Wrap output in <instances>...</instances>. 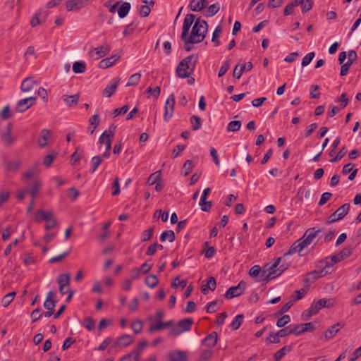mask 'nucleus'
Here are the masks:
<instances>
[{"mask_svg": "<svg viewBox=\"0 0 361 361\" xmlns=\"http://www.w3.org/2000/svg\"><path fill=\"white\" fill-rule=\"evenodd\" d=\"M53 218L54 217L51 212H45L42 209H40L36 214L35 221L37 222H39L42 219H44L47 221Z\"/></svg>", "mask_w": 361, "mask_h": 361, "instance_id": "2f4dec72", "label": "nucleus"}, {"mask_svg": "<svg viewBox=\"0 0 361 361\" xmlns=\"http://www.w3.org/2000/svg\"><path fill=\"white\" fill-rule=\"evenodd\" d=\"M208 31V24L204 20L198 18L196 19L192 28L190 35L188 36L189 42L200 43L204 40Z\"/></svg>", "mask_w": 361, "mask_h": 361, "instance_id": "f03ea898", "label": "nucleus"}, {"mask_svg": "<svg viewBox=\"0 0 361 361\" xmlns=\"http://www.w3.org/2000/svg\"><path fill=\"white\" fill-rule=\"evenodd\" d=\"M321 231V229L315 230L314 228H308L305 231L303 236L299 240H296L291 245L289 250L283 255V257L293 255L295 252L300 253L303 249L309 246L313 242L314 239Z\"/></svg>", "mask_w": 361, "mask_h": 361, "instance_id": "f257e3e1", "label": "nucleus"}, {"mask_svg": "<svg viewBox=\"0 0 361 361\" xmlns=\"http://www.w3.org/2000/svg\"><path fill=\"white\" fill-rule=\"evenodd\" d=\"M169 361H188V353L180 350H175L168 354Z\"/></svg>", "mask_w": 361, "mask_h": 361, "instance_id": "a211bd4d", "label": "nucleus"}, {"mask_svg": "<svg viewBox=\"0 0 361 361\" xmlns=\"http://www.w3.org/2000/svg\"><path fill=\"white\" fill-rule=\"evenodd\" d=\"M140 357L137 356V353L132 351L130 353L123 356L121 361H138Z\"/></svg>", "mask_w": 361, "mask_h": 361, "instance_id": "4d7b16f0", "label": "nucleus"}, {"mask_svg": "<svg viewBox=\"0 0 361 361\" xmlns=\"http://www.w3.org/2000/svg\"><path fill=\"white\" fill-rule=\"evenodd\" d=\"M36 81L33 77H27L25 78L20 85V90L23 92H30L36 85Z\"/></svg>", "mask_w": 361, "mask_h": 361, "instance_id": "412c9836", "label": "nucleus"}, {"mask_svg": "<svg viewBox=\"0 0 361 361\" xmlns=\"http://www.w3.org/2000/svg\"><path fill=\"white\" fill-rule=\"evenodd\" d=\"M145 282L148 287L154 288L158 285L159 280L156 275L152 274L146 277Z\"/></svg>", "mask_w": 361, "mask_h": 361, "instance_id": "e433bc0d", "label": "nucleus"}, {"mask_svg": "<svg viewBox=\"0 0 361 361\" xmlns=\"http://www.w3.org/2000/svg\"><path fill=\"white\" fill-rule=\"evenodd\" d=\"M213 355V352L211 350H205L202 351L201 355L197 361H209Z\"/></svg>", "mask_w": 361, "mask_h": 361, "instance_id": "6e6d98bb", "label": "nucleus"}, {"mask_svg": "<svg viewBox=\"0 0 361 361\" xmlns=\"http://www.w3.org/2000/svg\"><path fill=\"white\" fill-rule=\"evenodd\" d=\"M351 254L352 249L350 247H345L343 249L338 255L331 256V260L333 261V263H338L350 257Z\"/></svg>", "mask_w": 361, "mask_h": 361, "instance_id": "4be33fe9", "label": "nucleus"}, {"mask_svg": "<svg viewBox=\"0 0 361 361\" xmlns=\"http://www.w3.org/2000/svg\"><path fill=\"white\" fill-rule=\"evenodd\" d=\"M243 318V314L237 315L235 317L234 320L231 322V327L234 330L238 329L242 324Z\"/></svg>", "mask_w": 361, "mask_h": 361, "instance_id": "864d4df0", "label": "nucleus"}, {"mask_svg": "<svg viewBox=\"0 0 361 361\" xmlns=\"http://www.w3.org/2000/svg\"><path fill=\"white\" fill-rule=\"evenodd\" d=\"M197 58L194 55L183 59L176 68V73L179 78H189L195 71Z\"/></svg>", "mask_w": 361, "mask_h": 361, "instance_id": "7ed1b4c3", "label": "nucleus"}, {"mask_svg": "<svg viewBox=\"0 0 361 361\" xmlns=\"http://www.w3.org/2000/svg\"><path fill=\"white\" fill-rule=\"evenodd\" d=\"M56 157V154H50L47 155L43 159V164L49 167Z\"/></svg>", "mask_w": 361, "mask_h": 361, "instance_id": "bf43d9fd", "label": "nucleus"}, {"mask_svg": "<svg viewBox=\"0 0 361 361\" xmlns=\"http://www.w3.org/2000/svg\"><path fill=\"white\" fill-rule=\"evenodd\" d=\"M349 209V204L346 203L343 204L338 209H336V212H334L329 216V220L327 221L326 224H332L334 222L342 219L348 213Z\"/></svg>", "mask_w": 361, "mask_h": 361, "instance_id": "6e6552de", "label": "nucleus"}, {"mask_svg": "<svg viewBox=\"0 0 361 361\" xmlns=\"http://www.w3.org/2000/svg\"><path fill=\"white\" fill-rule=\"evenodd\" d=\"M336 303L335 299L322 298L317 301H314L310 306V311L313 313H317L323 307H331Z\"/></svg>", "mask_w": 361, "mask_h": 361, "instance_id": "0eeeda50", "label": "nucleus"}, {"mask_svg": "<svg viewBox=\"0 0 361 361\" xmlns=\"http://www.w3.org/2000/svg\"><path fill=\"white\" fill-rule=\"evenodd\" d=\"M153 231H154L153 227H152L149 229L145 230L142 233L141 240L142 242H146V241L149 240L153 235Z\"/></svg>", "mask_w": 361, "mask_h": 361, "instance_id": "603ef678", "label": "nucleus"}, {"mask_svg": "<svg viewBox=\"0 0 361 361\" xmlns=\"http://www.w3.org/2000/svg\"><path fill=\"white\" fill-rule=\"evenodd\" d=\"M221 32H222V27H221V26L218 25L216 27V29L213 33V36H212V41L215 43L216 46H219L220 44V42L218 39L220 37V35Z\"/></svg>", "mask_w": 361, "mask_h": 361, "instance_id": "3c124183", "label": "nucleus"}, {"mask_svg": "<svg viewBox=\"0 0 361 361\" xmlns=\"http://www.w3.org/2000/svg\"><path fill=\"white\" fill-rule=\"evenodd\" d=\"M62 99L65 104L69 107L76 106L79 102V94H75L73 95H63Z\"/></svg>", "mask_w": 361, "mask_h": 361, "instance_id": "bb28decb", "label": "nucleus"}, {"mask_svg": "<svg viewBox=\"0 0 361 361\" xmlns=\"http://www.w3.org/2000/svg\"><path fill=\"white\" fill-rule=\"evenodd\" d=\"M90 0H69L66 2V8L68 11H78L87 6Z\"/></svg>", "mask_w": 361, "mask_h": 361, "instance_id": "ddd939ff", "label": "nucleus"}, {"mask_svg": "<svg viewBox=\"0 0 361 361\" xmlns=\"http://www.w3.org/2000/svg\"><path fill=\"white\" fill-rule=\"evenodd\" d=\"M195 16L193 14H187L185 17L183 25V31L181 34V39H185L188 37V33L192 24L194 23Z\"/></svg>", "mask_w": 361, "mask_h": 361, "instance_id": "2eb2a0df", "label": "nucleus"}, {"mask_svg": "<svg viewBox=\"0 0 361 361\" xmlns=\"http://www.w3.org/2000/svg\"><path fill=\"white\" fill-rule=\"evenodd\" d=\"M119 59H120V56L118 54L111 56V57L104 59L99 63V68L105 69L109 67H111L113 65H114L116 63V62Z\"/></svg>", "mask_w": 361, "mask_h": 361, "instance_id": "b1692460", "label": "nucleus"}, {"mask_svg": "<svg viewBox=\"0 0 361 361\" xmlns=\"http://www.w3.org/2000/svg\"><path fill=\"white\" fill-rule=\"evenodd\" d=\"M294 4L302 6V13H307L310 11L313 6L312 0H294Z\"/></svg>", "mask_w": 361, "mask_h": 361, "instance_id": "c85d7f7f", "label": "nucleus"}, {"mask_svg": "<svg viewBox=\"0 0 361 361\" xmlns=\"http://www.w3.org/2000/svg\"><path fill=\"white\" fill-rule=\"evenodd\" d=\"M219 8L220 7L219 4H214L209 6L207 13H205L204 15L206 17H212L219 12Z\"/></svg>", "mask_w": 361, "mask_h": 361, "instance_id": "c03bdc74", "label": "nucleus"}, {"mask_svg": "<svg viewBox=\"0 0 361 361\" xmlns=\"http://www.w3.org/2000/svg\"><path fill=\"white\" fill-rule=\"evenodd\" d=\"M11 124L8 123L5 131L1 134V140L6 147L13 145L16 142V138L11 134Z\"/></svg>", "mask_w": 361, "mask_h": 361, "instance_id": "4468645a", "label": "nucleus"}, {"mask_svg": "<svg viewBox=\"0 0 361 361\" xmlns=\"http://www.w3.org/2000/svg\"><path fill=\"white\" fill-rule=\"evenodd\" d=\"M116 126L111 124L109 128L103 132L99 138V143L100 145H105L106 151H110L111 148V142L114 140Z\"/></svg>", "mask_w": 361, "mask_h": 361, "instance_id": "39448f33", "label": "nucleus"}, {"mask_svg": "<svg viewBox=\"0 0 361 361\" xmlns=\"http://www.w3.org/2000/svg\"><path fill=\"white\" fill-rule=\"evenodd\" d=\"M111 50V46L108 44L97 47L94 48L91 54L94 53L96 55V59H99L107 55Z\"/></svg>", "mask_w": 361, "mask_h": 361, "instance_id": "aec40b11", "label": "nucleus"}, {"mask_svg": "<svg viewBox=\"0 0 361 361\" xmlns=\"http://www.w3.org/2000/svg\"><path fill=\"white\" fill-rule=\"evenodd\" d=\"M328 274V271L325 269L321 270H314L307 274V277L304 280L305 283H314L318 279L326 276Z\"/></svg>", "mask_w": 361, "mask_h": 361, "instance_id": "dca6fc26", "label": "nucleus"}, {"mask_svg": "<svg viewBox=\"0 0 361 361\" xmlns=\"http://www.w3.org/2000/svg\"><path fill=\"white\" fill-rule=\"evenodd\" d=\"M130 9V4L128 2H124L118 10V16L121 18L126 17Z\"/></svg>", "mask_w": 361, "mask_h": 361, "instance_id": "c9c22d12", "label": "nucleus"}, {"mask_svg": "<svg viewBox=\"0 0 361 361\" xmlns=\"http://www.w3.org/2000/svg\"><path fill=\"white\" fill-rule=\"evenodd\" d=\"M193 167H194V164H193L192 161L190 160V159L187 160L183 166V173L184 176H186L189 175L191 173Z\"/></svg>", "mask_w": 361, "mask_h": 361, "instance_id": "de8ad7c7", "label": "nucleus"}, {"mask_svg": "<svg viewBox=\"0 0 361 361\" xmlns=\"http://www.w3.org/2000/svg\"><path fill=\"white\" fill-rule=\"evenodd\" d=\"M290 329H291L292 334H295V335H300L302 333L306 332L307 329H308L304 328L303 324H301L295 325L294 326H290Z\"/></svg>", "mask_w": 361, "mask_h": 361, "instance_id": "8fccbe9b", "label": "nucleus"}, {"mask_svg": "<svg viewBox=\"0 0 361 361\" xmlns=\"http://www.w3.org/2000/svg\"><path fill=\"white\" fill-rule=\"evenodd\" d=\"M283 257H284L277 258L275 262L271 266L268 267L267 269L263 270L262 273V278L261 279V281L264 283H267L270 280L274 279L275 277L280 276L279 274H277L278 267L281 264L282 259Z\"/></svg>", "mask_w": 361, "mask_h": 361, "instance_id": "20e7f679", "label": "nucleus"}, {"mask_svg": "<svg viewBox=\"0 0 361 361\" xmlns=\"http://www.w3.org/2000/svg\"><path fill=\"white\" fill-rule=\"evenodd\" d=\"M252 67V63L250 61L245 64H237L234 68L233 75L234 78L239 79L244 71H250Z\"/></svg>", "mask_w": 361, "mask_h": 361, "instance_id": "f3484780", "label": "nucleus"}, {"mask_svg": "<svg viewBox=\"0 0 361 361\" xmlns=\"http://www.w3.org/2000/svg\"><path fill=\"white\" fill-rule=\"evenodd\" d=\"M99 116L98 114H94L90 117L89 119L90 127L88 130L91 135L94 133L95 129L99 126Z\"/></svg>", "mask_w": 361, "mask_h": 361, "instance_id": "7c9ffc66", "label": "nucleus"}, {"mask_svg": "<svg viewBox=\"0 0 361 361\" xmlns=\"http://www.w3.org/2000/svg\"><path fill=\"white\" fill-rule=\"evenodd\" d=\"M36 99L37 97L35 96L19 100L16 104L15 111L20 113L25 111L35 104Z\"/></svg>", "mask_w": 361, "mask_h": 361, "instance_id": "9b49d317", "label": "nucleus"}, {"mask_svg": "<svg viewBox=\"0 0 361 361\" xmlns=\"http://www.w3.org/2000/svg\"><path fill=\"white\" fill-rule=\"evenodd\" d=\"M148 345V342L145 340L141 341L139 344L137 345L135 350H133L134 353H137V356L140 357V354L143 349L146 348Z\"/></svg>", "mask_w": 361, "mask_h": 361, "instance_id": "0e129e2a", "label": "nucleus"}, {"mask_svg": "<svg viewBox=\"0 0 361 361\" xmlns=\"http://www.w3.org/2000/svg\"><path fill=\"white\" fill-rule=\"evenodd\" d=\"M291 346L290 345H288V346H284L283 348H281L279 350H278L275 354H274V359L276 360V361H279V360H281L287 353H289L291 351Z\"/></svg>", "mask_w": 361, "mask_h": 361, "instance_id": "a19ab883", "label": "nucleus"}, {"mask_svg": "<svg viewBox=\"0 0 361 361\" xmlns=\"http://www.w3.org/2000/svg\"><path fill=\"white\" fill-rule=\"evenodd\" d=\"M56 297V293L50 290L48 292L47 298L44 302V307L47 310H53L56 306V301L54 298Z\"/></svg>", "mask_w": 361, "mask_h": 361, "instance_id": "5701e85b", "label": "nucleus"}, {"mask_svg": "<svg viewBox=\"0 0 361 361\" xmlns=\"http://www.w3.org/2000/svg\"><path fill=\"white\" fill-rule=\"evenodd\" d=\"M241 127V122L240 121H231L227 126V130L230 132H237Z\"/></svg>", "mask_w": 361, "mask_h": 361, "instance_id": "a18cd8bd", "label": "nucleus"}, {"mask_svg": "<svg viewBox=\"0 0 361 361\" xmlns=\"http://www.w3.org/2000/svg\"><path fill=\"white\" fill-rule=\"evenodd\" d=\"M120 82V78L116 77L113 78L111 84L107 85L103 90V95L106 97H111L116 92L118 84Z\"/></svg>", "mask_w": 361, "mask_h": 361, "instance_id": "6ab92c4d", "label": "nucleus"}, {"mask_svg": "<svg viewBox=\"0 0 361 361\" xmlns=\"http://www.w3.org/2000/svg\"><path fill=\"white\" fill-rule=\"evenodd\" d=\"M86 70V64L84 61H76L73 64V71L75 73H82Z\"/></svg>", "mask_w": 361, "mask_h": 361, "instance_id": "4c0bfd02", "label": "nucleus"}, {"mask_svg": "<svg viewBox=\"0 0 361 361\" xmlns=\"http://www.w3.org/2000/svg\"><path fill=\"white\" fill-rule=\"evenodd\" d=\"M173 324V321L170 320L166 322H162L161 321H159V322L155 325H152L149 329V331L150 333H152L155 331H159L161 329H163L164 328H168L171 326Z\"/></svg>", "mask_w": 361, "mask_h": 361, "instance_id": "473e14b6", "label": "nucleus"}, {"mask_svg": "<svg viewBox=\"0 0 361 361\" xmlns=\"http://www.w3.org/2000/svg\"><path fill=\"white\" fill-rule=\"evenodd\" d=\"M71 275L69 274H62L58 277L57 282L59 286H68L70 283Z\"/></svg>", "mask_w": 361, "mask_h": 361, "instance_id": "58836bf2", "label": "nucleus"}, {"mask_svg": "<svg viewBox=\"0 0 361 361\" xmlns=\"http://www.w3.org/2000/svg\"><path fill=\"white\" fill-rule=\"evenodd\" d=\"M332 195H333L332 193L329 192H326L323 193L321 196V198H320V200H319L318 204L319 206L324 205L331 199Z\"/></svg>", "mask_w": 361, "mask_h": 361, "instance_id": "69168bd1", "label": "nucleus"}, {"mask_svg": "<svg viewBox=\"0 0 361 361\" xmlns=\"http://www.w3.org/2000/svg\"><path fill=\"white\" fill-rule=\"evenodd\" d=\"M128 109H129V107L128 105H124L121 108L115 109L114 110V111L112 112V116L114 118L121 114H125L128 112Z\"/></svg>", "mask_w": 361, "mask_h": 361, "instance_id": "052dcab7", "label": "nucleus"}, {"mask_svg": "<svg viewBox=\"0 0 361 361\" xmlns=\"http://www.w3.org/2000/svg\"><path fill=\"white\" fill-rule=\"evenodd\" d=\"M314 52H310L309 54H307V55H305L303 59H302V66H307L308 64L310 63V62L312 61V60L314 59Z\"/></svg>", "mask_w": 361, "mask_h": 361, "instance_id": "e2e57ef3", "label": "nucleus"}, {"mask_svg": "<svg viewBox=\"0 0 361 361\" xmlns=\"http://www.w3.org/2000/svg\"><path fill=\"white\" fill-rule=\"evenodd\" d=\"M208 5L207 0H191L189 8L192 11H200Z\"/></svg>", "mask_w": 361, "mask_h": 361, "instance_id": "393cba45", "label": "nucleus"}, {"mask_svg": "<svg viewBox=\"0 0 361 361\" xmlns=\"http://www.w3.org/2000/svg\"><path fill=\"white\" fill-rule=\"evenodd\" d=\"M174 106L175 96L173 94H171L166 99L164 106V119L165 121H169L171 118L174 110Z\"/></svg>", "mask_w": 361, "mask_h": 361, "instance_id": "f8f14e48", "label": "nucleus"}, {"mask_svg": "<svg viewBox=\"0 0 361 361\" xmlns=\"http://www.w3.org/2000/svg\"><path fill=\"white\" fill-rule=\"evenodd\" d=\"M341 326V324L340 323H336V324H334L333 326H331L330 328H329L325 331V334H324V336H325L326 339L328 340V339L334 337L336 334V333H338V331L340 330Z\"/></svg>", "mask_w": 361, "mask_h": 361, "instance_id": "72a5a7b5", "label": "nucleus"}, {"mask_svg": "<svg viewBox=\"0 0 361 361\" xmlns=\"http://www.w3.org/2000/svg\"><path fill=\"white\" fill-rule=\"evenodd\" d=\"M102 161V157L100 156L93 157L91 159V165H92V172H94L97 167L101 164Z\"/></svg>", "mask_w": 361, "mask_h": 361, "instance_id": "5fc2aeb1", "label": "nucleus"}, {"mask_svg": "<svg viewBox=\"0 0 361 361\" xmlns=\"http://www.w3.org/2000/svg\"><path fill=\"white\" fill-rule=\"evenodd\" d=\"M140 78H141V74L140 73H135V74H133L127 84H126V86L127 87H130V86H133V85H136L140 80Z\"/></svg>", "mask_w": 361, "mask_h": 361, "instance_id": "49530a36", "label": "nucleus"}, {"mask_svg": "<svg viewBox=\"0 0 361 361\" xmlns=\"http://www.w3.org/2000/svg\"><path fill=\"white\" fill-rule=\"evenodd\" d=\"M134 341L135 338L132 336L128 334H123L118 337L110 348H123L130 345L134 342Z\"/></svg>", "mask_w": 361, "mask_h": 361, "instance_id": "9d476101", "label": "nucleus"}, {"mask_svg": "<svg viewBox=\"0 0 361 361\" xmlns=\"http://www.w3.org/2000/svg\"><path fill=\"white\" fill-rule=\"evenodd\" d=\"M40 186H41V182L39 180H35L32 184L31 188L30 190H27V192H28L31 195L32 199L36 198Z\"/></svg>", "mask_w": 361, "mask_h": 361, "instance_id": "f704fd0d", "label": "nucleus"}, {"mask_svg": "<svg viewBox=\"0 0 361 361\" xmlns=\"http://www.w3.org/2000/svg\"><path fill=\"white\" fill-rule=\"evenodd\" d=\"M216 287V280L214 277L211 276L207 281V284H204L201 287V291L203 294H207L208 290H214Z\"/></svg>", "mask_w": 361, "mask_h": 361, "instance_id": "c756f323", "label": "nucleus"}, {"mask_svg": "<svg viewBox=\"0 0 361 361\" xmlns=\"http://www.w3.org/2000/svg\"><path fill=\"white\" fill-rule=\"evenodd\" d=\"M51 131L48 129H43L40 132V136L38 140V145L40 147L47 146L48 141L51 137Z\"/></svg>", "mask_w": 361, "mask_h": 361, "instance_id": "a878e982", "label": "nucleus"}, {"mask_svg": "<svg viewBox=\"0 0 361 361\" xmlns=\"http://www.w3.org/2000/svg\"><path fill=\"white\" fill-rule=\"evenodd\" d=\"M192 323V319L190 318L179 321L177 325L170 331L169 336H177L184 331H189L191 329Z\"/></svg>", "mask_w": 361, "mask_h": 361, "instance_id": "423d86ee", "label": "nucleus"}, {"mask_svg": "<svg viewBox=\"0 0 361 361\" xmlns=\"http://www.w3.org/2000/svg\"><path fill=\"white\" fill-rule=\"evenodd\" d=\"M290 321L289 315H283L282 317L279 319L276 322L278 327H283Z\"/></svg>", "mask_w": 361, "mask_h": 361, "instance_id": "338daca9", "label": "nucleus"}, {"mask_svg": "<svg viewBox=\"0 0 361 361\" xmlns=\"http://www.w3.org/2000/svg\"><path fill=\"white\" fill-rule=\"evenodd\" d=\"M246 283L241 281L238 286L229 288L225 293V298L232 299L233 298L240 296L245 291Z\"/></svg>", "mask_w": 361, "mask_h": 361, "instance_id": "1a4fd4ad", "label": "nucleus"}, {"mask_svg": "<svg viewBox=\"0 0 361 361\" xmlns=\"http://www.w3.org/2000/svg\"><path fill=\"white\" fill-rule=\"evenodd\" d=\"M142 322L140 320H136L133 322L131 324V328L135 334H139L142 330Z\"/></svg>", "mask_w": 361, "mask_h": 361, "instance_id": "13d9d810", "label": "nucleus"}, {"mask_svg": "<svg viewBox=\"0 0 361 361\" xmlns=\"http://www.w3.org/2000/svg\"><path fill=\"white\" fill-rule=\"evenodd\" d=\"M161 180V172L160 171H157L153 173H152L147 180V184L149 185H152L157 183Z\"/></svg>", "mask_w": 361, "mask_h": 361, "instance_id": "37998d69", "label": "nucleus"}, {"mask_svg": "<svg viewBox=\"0 0 361 361\" xmlns=\"http://www.w3.org/2000/svg\"><path fill=\"white\" fill-rule=\"evenodd\" d=\"M307 292L306 288H303L300 290H295L294 292V295L293 296V301L298 300L301 299Z\"/></svg>", "mask_w": 361, "mask_h": 361, "instance_id": "680f3d73", "label": "nucleus"}, {"mask_svg": "<svg viewBox=\"0 0 361 361\" xmlns=\"http://www.w3.org/2000/svg\"><path fill=\"white\" fill-rule=\"evenodd\" d=\"M16 294V292H11L6 294L1 300V305L4 307L8 306L11 304V302L13 300Z\"/></svg>", "mask_w": 361, "mask_h": 361, "instance_id": "79ce46f5", "label": "nucleus"}, {"mask_svg": "<svg viewBox=\"0 0 361 361\" xmlns=\"http://www.w3.org/2000/svg\"><path fill=\"white\" fill-rule=\"evenodd\" d=\"M216 342H217V333L215 331L209 334L202 341V343L206 345L209 348L214 347L216 344Z\"/></svg>", "mask_w": 361, "mask_h": 361, "instance_id": "cd10ccee", "label": "nucleus"}, {"mask_svg": "<svg viewBox=\"0 0 361 361\" xmlns=\"http://www.w3.org/2000/svg\"><path fill=\"white\" fill-rule=\"evenodd\" d=\"M167 239L170 243H172L175 240V233L173 231H165L161 234V241L164 242Z\"/></svg>", "mask_w": 361, "mask_h": 361, "instance_id": "ea45409f", "label": "nucleus"}, {"mask_svg": "<svg viewBox=\"0 0 361 361\" xmlns=\"http://www.w3.org/2000/svg\"><path fill=\"white\" fill-rule=\"evenodd\" d=\"M79 191L75 188H71L68 190L67 195L71 200H75L79 196Z\"/></svg>", "mask_w": 361, "mask_h": 361, "instance_id": "774afa93", "label": "nucleus"}, {"mask_svg": "<svg viewBox=\"0 0 361 361\" xmlns=\"http://www.w3.org/2000/svg\"><path fill=\"white\" fill-rule=\"evenodd\" d=\"M190 123L193 130H197L201 127V118L197 116H192L190 118Z\"/></svg>", "mask_w": 361, "mask_h": 361, "instance_id": "09e8293b", "label": "nucleus"}]
</instances>
